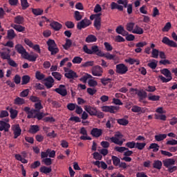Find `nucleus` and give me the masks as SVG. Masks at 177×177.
<instances>
[{"label":"nucleus","mask_w":177,"mask_h":177,"mask_svg":"<svg viewBox=\"0 0 177 177\" xmlns=\"http://www.w3.org/2000/svg\"><path fill=\"white\" fill-rule=\"evenodd\" d=\"M159 53H160V51L158 49H156V48L152 49L151 55L153 59H158Z\"/></svg>","instance_id":"obj_61"},{"label":"nucleus","mask_w":177,"mask_h":177,"mask_svg":"<svg viewBox=\"0 0 177 177\" xmlns=\"http://www.w3.org/2000/svg\"><path fill=\"white\" fill-rule=\"evenodd\" d=\"M156 120H160L161 121H167V116L165 115H160L155 113Z\"/></svg>","instance_id":"obj_58"},{"label":"nucleus","mask_w":177,"mask_h":177,"mask_svg":"<svg viewBox=\"0 0 177 177\" xmlns=\"http://www.w3.org/2000/svg\"><path fill=\"white\" fill-rule=\"evenodd\" d=\"M91 24H92V22L89 19L85 18L77 23V30H82V28H86V27H89Z\"/></svg>","instance_id":"obj_10"},{"label":"nucleus","mask_w":177,"mask_h":177,"mask_svg":"<svg viewBox=\"0 0 177 177\" xmlns=\"http://www.w3.org/2000/svg\"><path fill=\"white\" fill-rule=\"evenodd\" d=\"M71 45H73V41H71V39H66L65 44L63 45V48L64 49L67 50L68 49H70V48H71Z\"/></svg>","instance_id":"obj_42"},{"label":"nucleus","mask_w":177,"mask_h":177,"mask_svg":"<svg viewBox=\"0 0 177 177\" xmlns=\"http://www.w3.org/2000/svg\"><path fill=\"white\" fill-rule=\"evenodd\" d=\"M153 167L156 169H161L162 167V162L161 160H154L153 163Z\"/></svg>","instance_id":"obj_35"},{"label":"nucleus","mask_w":177,"mask_h":177,"mask_svg":"<svg viewBox=\"0 0 177 177\" xmlns=\"http://www.w3.org/2000/svg\"><path fill=\"white\" fill-rule=\"evenodd\" d=\"M125 146L128 149H136V142H135V141L127 142L125 144Z\"/></svg>","instance_id":"obj_55"},{"label":"nucleus","mask_w":177,"mask_h":177,"mask_svg":"<svg viewBox=\"0 0 177 177\" xmlns=\"http://www.w3.org/2000/svg\"><path fill=\"white\" fill-rule=\"evenodd\" d=\"M11 27L18 32H24V31H26V27L21 25L12 24Z\"/></svg>","instance_id":"obj_28"},{"label":"nucleus","mask_w":177,"mask_h":177,"mask_svg":"<svg viewBox=\"0 0 177 177\" xmlns=\"http://www.w3.org/2000/svg\"><path fill=\"white\" fill-rule=\"evenodd\" d=\"M26 103V100H24V98H21L20 97H17L14 100V104H17L18 106H21V104H24Z\"/></svg>","instance_id":"obj_37"},{"label":"nucleus","mask_w":177,"mask_h":177,"mask_svg":"<svg viewBox=\"0 0 177 177\" xmlns=\"http://www.w3.org/2000/svg\"><path fill=\"white\" fill-rule=\"evenodd\" d=\"M163 165L166 167V168H169L171 165H175V160L172 158L165 160H163Z\"/></svg>","instance_id":"obj_27"},{"label":"nucleus","mask_w":177,"mask_h":177,"mask_svg":"<svg viewBox=\"0 0 177 177\" xmlns=\"http://www.w3.org/2000/svg\"><path fill=\"white\" fill-rule=\"evenodd\" d=\"M103 74V68L102 66L97 65L92 68V75L94 77H102Z\"/></svg>","instance_id":"obj_13"},{"label":"nucleus","mask_w":177,"mask_h":177,"mask_svg":"<svg viewBox=\"0 0 177 177\" xmlns=\"http://www.w3.org/2000/svg\"><path fill=\"white\" fill-rule=\"evenodd\" d=\"M162 44L170 46L171 48H177L176 42L174 41L173 40L169 39V38L165 37L162 39Z\"/></svg>","instance_id":"obj_15"},{"label":"nucleus","mask_w":177,"mask_h":177,"mask_svg":"<svg viewBox=\"0 0 177 177\" xmlns=\"http://www.w3.org/2000/svg\"><path fill=\"white\" fill-rule=\"evenodd\" d=\"M50 27L53 28V30H55V31H60L62 30L63 25L62 24L57 22V21H53L50 24Z\"/></svg>","instance_id":"obj_22"},{"label":"nucleus","mask_w":177,"mask_h":177,"mask_svg":"<svg viewBox=\"0 0 177 177\" xmlns=\"http://www.w3.org/2000/svg\"><path fill=\"white\" fill-rule=\"evenodd\" d=\"M35 78L36 80H39V81H42V80L45 81V75L39 71H37L35 73Z\"/></svg>","instance_id":"obj_48"},{"label":"nucleus","mask_w":177,"mask_h":177,"mask_svg":"<svg viewBox=\"0 0 177 177\" xmlns=\"http://www.w3.org/2000/svg\"><path fill=\"white\" fill-rule=\"evenodd\" d=\"M84 110L87 111L90 115H96V113H97V109L91 106H85Z\"/></svg>","instance_id":"obj_21"},{"label":"nucleus","mask_w":177,"mask_h":177,"mask_svg":"<svg viewBox=\"0 0 177 177\" xmlns=\"http://www.w3.org/2000/svg\"><path fill=\"white\" fill-rule=\"evenodd\" d=\"M115 72L120 75L127 74V73H128V66H125L124 64H118L116 65Z\"/></svg>","instance_id":"obj_9"},{"label":"nucleus","mask_w":177,"mask_h":177,"mask_svg":"<svg viewBox=\"0 0 177 177\" xmlns=\"http://www.w3.org/2000/svg\"><path fill=\"white\" fill-rule=\"evenodd\" d=\"M55 92H57L61 96H67V89L64 84H60L58 88L55 89Z\"/></svg>","instance_id":"obj_14"},{"label":"nucleus","mask_w":177,"mask_h":177,"mask_svg":"<svg viewBox=\"0 0 177 177\" xmlns=\"http://www.w3.org/2000/svg\"><path fill=\"white\" fill-rule=\"evenodd\" d=\"M117 122L119 125H123V127H127L129 124V121L125 118L118 119Z\"/></svg>","instance_id":"obj_41"},{"label":"nucleus","mask_w":177,"mask_h":177,"mask_svg":"<svg viewBox=\"0 0 177 177\" xmlns=\"http://www.w3.org/2000/svg\"><path fill=\"white\" fill-rule=\"evenodd\" d=\"M117 3H119V5H123V10L124 8H127L128 15H132L133 5L132 3H128V0H118Z\"/></svg>","instance_id":"obj_7"},{"label":"nucleus","mask_w":177,"mask_h":177,"mask_svg":"<svg viewBox=\"0 0 177 177\" xmlns=\"http://www.w3.org/2000/svg\"><path fill=\"white\" fill-rule=\"evenodd\" d=\"M31 80V77H30L29 75H25L22 77V81H21V85H27L28 82H30V80Z\"/></svg>","instance_id":"obj_45"},{"label":"nucleus","mask_w":177,"mask_h":177,"mask_svg":"<svg viewBox=\"0 0 177 177\" xmlns=\"http://www.w3.org/2000/svg\"><path fill=\"white\" fill-rule=\"evenodd\" d=\"M51 75L55 80H57V81H61L63 77V75H62V74H60L59 72H53Z\"/></svg>","instance_id":"obj_51"},{"label":"nucleus","mask_w":177,"mask_h":177,"mask_svg":"<svg viewBox=\"0 0 177 177\" xmlns=\"http://www.w3.org/2000/svg\"><path fill=\"white\" fill-rule=\"evenodd\" d=\"M131 111L133 113H141L142 114H145V113H146V109L138 105H134L132 106Z\"/></svg>","instance_id":"obj_23"},{"label":"nucleus","mask_w":177,"mask_h":177,"mask_svg":"<svg viewBox=\"0 0 177 177\" xmlns=\"http://www.w3.org/2000/svg\"><path fill=\"white\" fill-rule=\"evenodd\" d=\"M130 92H136V95H137L139 97V102H143L144 99L147 97V93L145 91H140L138 88H131Z\"/></svg>","instance_id":"obj_8"},{"label":"nucleus","mask_w":177,"mask_h":177,"mask_svg":"<svg viewBox=\"0 0 177 177\" xmlns=\"http://www.w3.org/2000/svg\"><path fill=\"white\" fill-rule=\"evenodd\" d=\"M164 139H167V134H158L155 136V140L157 142H161L164 140Z\"/></svg>","instance_id":"obj_49"},{"label":"nucleus","mask_w":177,"mask_h":177,"mask_svg":"<svg viewBox=\"0 0 177 177\" xmlns=\"http://www.w3.org/2000/svg\"><path fill=\"white\" fill-rule=\"evenodd\" d=\"M47 45L48 46V50L50 52L52 55H57L59 53V48H57V45L56 42L53 39H48L47 41Z\"/></svg>","instance_id":"obj_3"},{"label":"nucleus","mask_w":177,"mask_h":177,"mask_svg":"<svg viewBox=\"0 0 177 177\" xmlns=\"http://www.w3.org/2000/svg\"><path fill=\"white\" fill-rule=\"evenodd\" d=\"M14 22L15 24H23L24 23V17L21 15H17L14 18Z\"/></svg>","instance_id":"obj_29"},{"label":"nucleus","mask_w":177,"mask_h":177,"mask_svg":"<svg viewBox=\"0 0 177 177\" xmlns=\"http://www.w3.org/2000/svg\"><path fill=\"white\" fill-rule=\"evenodd\" d=\"M97 41V37L93 35H88L85 39V42L87 44H92Z\"/></svg>","instance_id":"obj_26"},{"label":"nucleus","mask_w":177,"mask_h":177,"mask_svg":"<svg viewBox=\"0 0 177 177\" xmlns=\"http://www.w3.org/2000/svg\"><path fill=\"white\" fill-rule=\"evenodd\" d=\"M160 99V95H153L152 93L148 94V100H150L151 102H158Z\"/></svg>","instance_id":"obj_31"},{"label":"nucleus","mask_w":177,"mask_h":177,"mask_svg":"<svg viewBox=\"0 0 177 177\" xmlns=\"http://www.w3.org/2000/svg\"><path fill=\"white\" fill-rule=\"evenodd\" d=\"M10 117L11 118V120H15V118H16V117H17V114H19V112L17 111V110L14 109L12 108L10 109Z\"/></svg>","instance_id":"obj_38"},{"label":"nucleus","mask_w":177,"mask_h":177,"mask_svg":"<svg viewBox=\"0 0 177 177\" xmlns=\"http://www.w3.org/2000/svg\"><path fill=\"white\" fill-rule=\"evenodd\" d=\"M29 92H30V90L28 88L24 90L19 94L20 97H27L28 96Z\"/></svg>","instance_id":"obj_62"},{"label":"nucleus","mask_w":177,"mask_h":177,"mask_svg":"<svg viewBox=\"0 0 177 177\" xmlns=\"http://www.w3.org/2000/svg\"><path fill=\"white\" fill-rule=\"evenodd\" d=\"M14 139H17L20 135H21V129L20 128V125L15 124L12 127Z\"/></svg>","instance_id":"obj_18"},{"label":"nucleus","mask_w":177,"mask_h":177,"mask_svg":"<svg viewBox=\"0 0 177 177\" xmlns=\"http://www.w3.org/2000/svg\"><path fill=\"white\" fill-rule=\"evenodd\" d=\"M39 171L41 172V174H45L47 175V174H50V172H52V168L43 166L40 167Z\"/></svg>","instance_id":"obj_32"},{"label":"nucleus","mask_w":177,"mask_h":177,"mask_svg":"<svg viewBox=\"0 0 177 177\" xmlns=\"http://www.w3.org/2000/svg\"><path fill=\"white\" fill-rule=\"evenodd\" d=\"M24 59H26V60H29V62H36L37 56L29 55L28 53H27V55L24 57Z\"/></svg>","instance_id":"obj_46"},{"label":"nucleus","mask_w":177,"mask_h":177,"mask_svg":"<svg viewBox=\"0 0 177 177\" xmlns=\"http://www.w3.org/2000/svg\"><path fill=\"white\" fill-rule=\"evenodd\" d=\"M100 57H106L107 60H114V57H115V55H111L110 53H102Z\"/></svg>","instance_id":"obj_36"},{"label":"nucleus","mask_w":177,"mask_h":177,"mask_svg":"<svg viewBox=\"0 0 177 177\" xmlns=\"http://www.w3.org/2000/svg\"><path fill=\"white\" fill-rule=\"evenodd\" d=\"M83 51L87 55H97V56H100V57L102 56V53H103L97 45L92 46L91 49H89L88 46L84 45L83 46Z\"/></svg>","instance_id":"obj_1"},{"label":"nucleus","mask_w":177,"mask_h":177,"mask_svg":"<svg viewBox=\"0 0 177 177\" xmlns=\"http://www.w3.org/2000/svg\"><path fill=\"white\" fill-rule=\"evenodd\" d=\"M145 31L143 30V28H140L139 26L136 25L134 27V29L132 31L133 34H137L138 35H142Z\"/></svg>","instance_id":"obj_30"},{"label":"nucleus","mask_w":177,"mask_h":177,"mask_svg":"<svg viewBox=\"0 0 177 177\" xmlns=\"http://www.w3.org/2000/svg\"><path fill=\"white\" fill-rule=\"evenodd\" d=\"M7 62H8V64H9V66H10L11 67H14L16 68L19 66V64H17V63H16L15 60L12 59L10 57H9Z\"/></svg>","instance_id":"obj_53"},{"label":"nucleus","mask_w":177,"mask_h":177,"mask_svg":"<svg viewBox=\"0 0 177 177\" xmlns=\"http://www.w3.org/2000/svg\"><path fill=\"white\" fill-rule=\"evenodd\" d=\"M74 18L76 21H80V20H82V15H81V12H80V11H75Z\"/></svg>","instance_id":"obj_56"},{"label":"nucleus","mask_w":177,"mask_h":177,"mask_svg":"<svg viewBox=\"0 0 177 177\" xmlns=\"http://www.w3.org/2000/svg\"><path fill=\"white\" fill-rule=\"evenodd\" d=\"M126 63H129L130 64H135L136 63V66H139L140 64V61L139 59H135L133 58H129L125 59Z\"/></svg>","instance_id":"obj_34"},{"label":"nucleus","mask_w":177,"mask_h":177,"mask_svg":"<svg viewBox=\"0 0 177 177\" xmlns=\"http://www.w3.org/2000/svg\"><path fill=\"white\" fill-rule=\"evenodd\" d=\"M35 109H30L28 106H26L24 109V111H26L27 114H35L37 111H41L42 109H44V106H42V104L41 103V101L39 102H37L35 104Z\"/></svg>","instance_id":"obj_4"},{"label":"nucleus","mask_w":177,"mask_h":177,"mask_svg":"<svg viewBox=\"0 0 177 177\" xmlns=\"http://www.w3.org/2000/svg\"><path fill=\"white\" fill-rule=\"evenodd\" d=\"M112 161L115 167H118L121 162V160L119 159V158L115 156H112Z\"/></svg>","instance_id":"obj_47"},{"label":"nucleus","mask_w":177,"mask_h":177,"mask_svg":"<svg viewBox=\"0 0 177 177\" xmlns=\"http://www.w3.org/2000/svg\"><path fill=\"white\" fill-rule=\"evenodd\" d=\"M172 27V24H171V22H167L165 26L162 28V31L163 32H168L169 30H171V28Z\"/></svg>","instance_id":"obj_54"},{"label":"nucleus","mask_w":177,"mask_h":177,"mask_svg":"<svg viewBox=\"0 0 177 177\" xmlns=\"http://www.w3.org/2000/svg\"><path fill=\"white\" fill-rule=\"evenodd\" d=\"M39 131V125H31L29 129L30 133H37Z\"/></svg>","instance_id":"obj_43"},{"label":"nucleus","mask_w":177,"mask_h":177,"mask_svg":"<svg viewBox=\"0 0 177 177\" xmlns=\"http://www.w3.org/2000/svg\"><path fill=\"white\" fill-rule=\"evenodd\" d=\"M124 138V136L120 132H117L113 137L110 138L111 143H115V145H118V146H122L124 144V141L121 139Z\"/></svg>","instance_id":"obj_5"},{"label":"nucleus","mask_w":177,"mask_h":177,"mask_svg":"<svg viewBox=\"0 0 177 177\" xmlns=\"http://www.w3.org/2000/svg\"><path fill=\"white\" fill-rule=\"evenodd\" d=\"M46 82L44 83L45 86H46L47 89H50L55 85V80L52 76H48V77L44 79Z\"/></svg>","instance_id":"obj_16"},{"label":"nucleus","mask_w":177,"mask_h":177,"mask_svg":"<svg viewBox=\"0 0 177 177\" xmlns=\"http://www.w3.org/2000/svg\"><path fill=\"white\" fill-rule=\"evenodd\" d=\"M150 149H153V153H157L160 150V145L156 143H151L149 147Z\"/></svg>","instance_id":"obj_44"},{"label":"nucleus","mask_w":177,"mask_h":177,"mask_svg":"<svg viewBox=\"0 0 177 177\" xmlns=\"http://www.w3.org/2000/svg\"><path fill=\"white\" fill-rule=\"evenodd\" d=\"M66 107L70 111H74L77 107V104L74 103H69L67 104Z\"/></svg>","instance_id":"obj_59"},{"label":"nucleus","mask_w":177,"mask_h":177,"mask_svg":"<svg viewBox=\"0 0 177 177\" xmlns=\"http://www.w3.org/2000/svg\"><path fill=\"white\" fill-rule=\"evenodd\" d=\"M10 129V124L6 123L5 121L0 120V131H4L5 132H9Z\"/></svg>","instance_id":"obj_19"},{"label":"nucleus","mask_w":177,"mask_h":177,"mask_svg":"<svg viewBox=\"0 0 177 177\" xmlns=\"http://www.w3.org/2000/svg\"><path fill=\"white\" fill-rule=\"evenodd\" d=\"M17 36L15 30L13 29H10L7 31V38L8 39H14V38Z\"/></svg>","instance_id":"obj_33"},{"label":"nucleus","mask_w":177,"mask_h":177,"mask_svg":"<svg viewBox=\"0 0 177 177\" xmlns=\"http://www.w3.org/2000/svg\"><path fill=\"white\" fill-rule=\"evenodd\" d=\"M32 13L35 15V16H41L44 13V10L41 8H32Z\"/></svg>","instance_id":"obj_40"},{"label":"nucleus","mask_w":177,"mask_h":177,"mask_svg":"<svg viewBox=\"0 0 177 177\" xmlns=\"http://www.w3.org/2000/svg\"><path fill=\"white\" fill-rule=\"evenodd\" d=\"M82 62V58L81 57H75L72 60L73 64H81Z\"/></svg>","instance_id":"obj_57"},{"label":"nucleus","mask_w":177,"mask_h":177,"mask_svg":"<svg viewBox=\"0 0 177 177\" xmlns=\"http://www.w3.org/2000/svg\"><path fill=\"white\" fill-rule=\"evenodd\" d=\"M102 133H103V130L97 128H93L91 131V135H92L93 138H100Z\"/></svg>","instance_id":"obj_20"},{"label":"nucleus","mask_w":177,"mask_h":177,"mask_svg":"<svg viewBox=\"0 0 177 177\" xmlns=\"http://www.w3.org/2000/svg\"><path fill=\"white\" fill-rule=\"evenodd\" d=\"M111 10H114L115 9H118L120 12H124V6L120 5L118 2H112L111 3Z\"/></svg>","instance_id":"obj_24"},{"label":"nucleus","mask_w":177,"mask_h":177,"mask_svg":"<svg viewBox=\"0 0 177 177\" xmlns=\"http://www.w3.org/2000/svg\"><path fill=\"white\" fill-rule=\"evenodd\" d=\"M6 51L0 52V56L3 60H8L10 57V49L6 48Z\"/></svg>","instance_id":"obj_25"},{"label":"nucleus","mask_w":177,"mask_h":177,"mask_svg":"<svg viewBox=\"0 0 177 177\" xmlns=\"http://www.w3.org/2000/svg\"><path fill=\"white\" fill-rule=\"evenodd\" d=\"M65 74L64 76L68 80H75L78 77L77 73L74 72V71L71 69H68L67 68H64Z\"/></svg>","instance_id":"obj_11"},{"label":"nucleus","mask_w":177,"mask_h":177,"mask_svg":"<svg viewBox=\"0 0 177 177\" xmlns=\"http://www.w3.org/2000/svg\"><path fill=\"white\" fill-rule=\"evenodd\" d=\"M146 147V142H136V149L143 150Z\"/></svg>","instance_id":"obj_52"},{"label":"nucleus","mask_w":177,"mask_h":177,"mask_svg":"<svg viewBox=\"0 0 177 177\" xmlns=\"http://www.w3.org/2000/svg\"><path fill=\"white\" fill-rule=\"evenodd\" d=\"M15 50H17V53H19V55H21L23 57L26 56L27 55V50L21 44H17L15 46Z\"/></svg>","instance_id":"obj_17"},{"label":"nucleus","mask_w":177,"mask_h":177,"mask_svg":"<svg viewBox=\"0 0 177 177\" xmlns=\"http://www.w3.org/2000/svg\"><path fill=\"white\" fill-rule=\"evenodd\" d=\"M102 111L104 113H111V114H115L119 110L120 106H102L101 107Z\"/></svg>","instance_id":"obj_6"},{"label":"nucleus","mask_w":177,"mask_h":177,"mask_svg":"<svg viewBox=\"0 0 177 177\" xmlns=\"http://www.w3.org/2000/svg\"><path fill=\"white\" fill-rule=\"evenodd\" d=\"M134 27H135V23L133 22L127 23L126 25V28L127 31H129V32H132V31H133Z\"/></svg>","instance_id":"obj_50"},{"label":"nucleus","mask_w":177,"mask_h":177,"mask_svg":"<svg viewBox=\"0 0 177 177\" xmlns=\"http://www.w3.org/2000/svg\"><path fill=\"white\" fill-rule=\"evenodd\" d=\"M65 26L68 28H74V27H75V25L71 21H67L65 22Z\"/></svg>","instance_id":"obj_64"},{"label":"nucleus","mask_w":177,"mask_h":177,"mask_svg":"<svg viewBox=\"0 0 177 177\" xmlns=\"http://www.w3.org/2000/svg\"><path fill=\"white\" fill-rule=\"evenodd\" d=\"M160 73L161 74L165 75V77L162 75H159V78L162 81V82L167 83L169 82V81H172V73L168 70V68L162 69L160 71Z\"/></svg>","instance_id":"obj_2"},{"label":"nucleus","mask_w":177,"mask_h":177,"mask_svg":"<svg viewBox=\"0 0 177 177\" xmlns=\"http://www.w3.org/2000/svg\"><path fill=\"white\" fill-rule=\"evenodd\" d=\"M115 151H118V153H124L126 150H128V148L125 147H115Z\"/></svg>","instance_id":"obj_63"},{"label":"nucleus","mask_w":177,"mask_h":177,"mask_svg":"<svg viewBox=\"0 0 177 177\" xmlns=\"http://www.w3.org/2000/svg\"><path fill=\"white\" fill-rule=\"evenodd\" d=\"M21 5L23 10H26V9L30 6L27 0H21Z\"/></svg>","instance_id":"obj_60"},{"label":"nucleus","mask_w":177,"mask_h":177,"mask_svg":"<svg viewBox=\"0 0 177 177\" xmlns=\"http://www.w3.org/2000/svg\"><path fill=\"white\" fill-rule=\"evenodd\" d=\"M102 18H97L94 20V27L96 30H100V27L102 26Z\"/></svg>","instance_id":"obj_39"},{"label":"nucleus","mask_w":177,"mask_h":177,"mask_svg":"<svg viewBox=\"0 0 177 177\" xmlns=\"http://www.w3.org/2000/svg\"><path fill=\"white\" fill-rule=\"evenodd\" d=\"M27 118L28 120L31 118H37L38 121H41L44 117H45V113L44 112L37 111L35 113H27Z\"/></svg>","instance_id":"obj_12"}]
</instances>
